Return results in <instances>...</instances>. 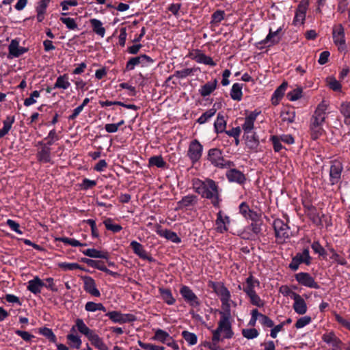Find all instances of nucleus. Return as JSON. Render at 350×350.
<instances>
[{
	"mask_svg": "<svg viewBox=\"0 0 350 350\" xmlns=\"http://www.w3.org/2000/svg\"><path fill=\"white\" fill-rule=\"evenodd\" d=\"M326 106L322 103L319 104L310 120L309 133L312 140L318 139L325 133L323 124L326 118Z\"/></svg>",
	"mask_w": 350,
	"mask_h": 350,
	"instance_id": "obj_3",
	"label": "nucleus"
},
{
	"mask_svg": "<svg viewBox=\"0 0 350 350\" xmlns=\"http://www.w3.org/2000/svg\"><path fill=\"white\" fill-rule=\"evenodd\" d=\"M70 85V82L68 81V76L67 74H64L63 75H59L54 84L53 88H62L63 90L68 89Z\"/></svg>",
	"mask_w": 350,
	"mask_h": 350,
	"instance_id": "obj_39",
	"label": "nucleus"
},
{
	"mask_svg": "<svg viewBox=\"0 0 350 350\" xmlns=\"http://www.w3.org/2000/svg\"><path fill=\"white\" fill-rule=\"evenodd\" d=\"M295 278L301 286L314 289H319L320 288L318 282L315 281L314 278L309 273L299 272L295 275Z\"/></svg>",
	"mask_w": 350,
	"mask_h": 350,
	"instance_id": "obj_14",
	"label": "nucleus"
},
{
	"mask_svg": "<svg viewBox=\"0 0 350 350\" xmlns=\"http://www.w3.org/2000/svg\"><path fill=\"white\" fill-rule=\"evenodd\" d=\"M293 310L298 314H304L308 310L305 300L299 294L294 295Z\"/></svg>",
	"mask_w": 350,
	"mask_h": 350,
	"instance_id": "obj_23",
	"label": "nucleus"
},
{
	"mask_svg": "<svg viewBox=\"0 0 350 350\" xmlns=\"http://www.w3.org/2000/svg\"><path fill=\"white\" fill-rule=\"evenodd\" d=\"M79 332L84 334L87 338L92 335L94 331L90 329L83 322V319H77L75 321Z\"/></svg>",
	"mask_w": 350,
	"mask_h": 350,
	"instance_id": "obj_42",
	"label": "nucleus"
},
{
	"mask_svg": "<svg viewBox=\"0 0 350 350\" xmlns=\"http://www.w3.org/2000/svg\"><path fill=\"white\" fill-rule=\"evenodd\" d=\"M67 339L70 341V345L77 349H80L81 345V340L78 336L70 334L67 335Z\"/></svg>",
	"mask_w": 350,
	"mask_h": 350,
	"instance_id": "obj_61",
	"label": "nucleus"
},
{
	"mask_svg": "<svg viewBox=\"0 0 350 350\" xmlns=\"http://www.w3.org/2000/svg\"><path fill=\"white\" fill-rule=\"evenodd\" d=\"M241 333L244 338L249 340L256 338L259 335L258 331L255 328L243 329Z\"/></svg>",
	"mask_w": 350,
	"mask_h": 350,
	"instance_id": "obj_58",
	"label": "nucleus"
},
{
	"mask_svg": "<svg viewBox=\"0 0 350 350\" xmlns=\"http://www.w3.org/2000/svg\"><path fill=\"white\" fill-rule=\"evenodd\" d=\"M230 223V217L227 215L223 217L222 211H219L217 214V219L215 224L217 226L216 230L219 233H224L228 231L226 224Z\"/></svg>",
	"mask_w": 350,
	"mask_h": 350,
	"instance_id": "obj_24",
	"label": "nucleus"
},
{
	"mask_svg": "<svg viewBox=\"0 0 350 350\" xmlns=\"http://www.w3.org/2000/svg\"><path fill=\"white\" fill-rule=\"evenodd\" d=\"M192 187L194 191L202 198L211 200L214 208H219L222 202V189L219 187L218 183L211 178L202 180L200 178L192 180Z\"/></svg>",
	"mask_w": 350,
	"mask_h": 350,
	"instance_id": "obj_1",
	"label": "nucleus"
},
{
	"mask_svg": "<svg viewBox=\"0 0 350 350\" xmlns=\"http://www.w3.org/2000/svg\"><path fill=\"white\" fill-rule=\"evenodd\" d=\"M198 196L194 194H189L187 196H183L180 200L177 202L176 211L189 209L190 207L196 206L198 203Z\"/></svg>",
	"mask_w": 350,
	"mask_h": 350,
	"instance_id": "obj_18",
	"label": "nucleus"
},
{
	"mask_svg": "<svg viewBox=\"0 0 350 350\" xmlns=\"http://www.w3.org/2000/svg\"><path fill=\"white\" fill-rule=\"evenodd\" d=\"M308 218L317 226L322 228V221L321 220V215L317 212L316 207H310V213H306Z\"/></svg>",
	"mask_w": 350,
	"mask_h": 350,
	"instance_id": "obj_41",
	"label": "nucleus"
},
{
	"mask_svg": "<svg viewBox=\"0 0 350 350\" xmlns=\"http://www.w3.org/2000/svg\"><path fill=\"white\" fill-rule=\"evenodd\" d=\"M288 87V83L284 81L279 87L276 88L271 96V103L273 105L279 104L280 100L283 98L285 91Z\"/></svg>",
	"mask_w": 350,
	"mask_h": 350,
	"instance_id": "obj_27",
	"label": "nucleus"
},
{
	"mask_svg": "<svg viewBox=\"0 0 350 350\" xmlns=\"http://www.w3.org/2000/svg\"><path fill=\"white\" fill-rule=\"evenodd\" d=\"M103 224L107 230H110L113 233L119 232L122 229V227L120 224H113L111 218H107L104 220Z\"/></svg>",
	"mask_w": 350,
	"mask_h": 350,
	"instance_id": "obj_52",
	"label": "nucleus"
},
{
	"mask_svg": "<svg viewBox=\"0 0 350 350\" xmlns=\"http://www.w3.org/2000/svg\"><path fill=\"white\" fill-rule=\"evenodd\" d=\"M81 252L90 258L107 259L109 252L105 251H100L94 248H89L82 250Z\"/></svg>",
	"mask_w": 350,
	"mask_h": 350,
	"instance_id": "obj_30",
	"label": "nucleus"
},
{
	"mask_svg": "<svg viewBox=\"0 0 350 350\" xmlns=\"http://www.w3.org/2000/svg\"><path fill=\"white\" fill-rule=\"evenodd\" d=\"M90 23L92 25L93 31L102 38L104 37L105 29L103 27L102 22L98 19L92 18L90 20Z\"/></svg>",
	"mask_w": 350,
	"mask_h": 350,
	"instance_id": "obj_38",
	"label": "nucleus"
},
{
	"mask_svg": "<svg viewBox=\"0 0 350 350\" xmlns=\"http://www.w3.org/2000/svg\"><path fill=\"white\" fill-rule=\"evenodd\" d=\"M14 122V116H8L3 121V126L0 129V139L3 137L10 130L12 123Z\"/></svg>",
	"mask_w": 350,
	"mask_h": 350,
	"instance_id": "obj_50",
	"label": "nucleus"
},
{
	"mask_svg": "<svg viewBox=\"0 0 350 350\" xmlns=\"http://www.w3.org/2000/svg\"><path fill=\"white\" fill-rule=\"evenodd\" d=\"M326 247L327 248V250L332 254V256H330V258L332 260H333L340 265H347L348 263L347 260L344 257L339 255L331 245L327 243Z\"/></svg>",
	"mask_w": 350,
	"mask_h": 350,
	"instance_id": "obj_35",
	"label": "nucleus"
},
{
	"mask_svg": "<svg viewBox=\"0 0 350 350\" xmlns=\"http://www.w3.org/2000/svg\"><path fill=\"white\" fill-rule=\"evenodd\" d=\"M302 96V88H297L289 92L286 96L287 98L291 101H295L300 98Z\"/></svg>",
	"mask_w": 350,
	"mask_h": 350,
	"instance_id": "obj_60",
	"label": "nucleus"
},
{
	"mask_svg": "<svg viewBox=\"0 0 350 350\" xmlns=\"http://www.w3.org/2000/svg\"><path fill=\"white\" fill-rule=\"evenodd\" d=\"M199 70V68H185L175 71L174 76L178 79H185L188 76L193 75V74Z\"/></svg>",
	"mask_w": 350,
	"mask_h": 350,
	"instance_id": "obj_46",
	"label": "nucleus"
},
{
	"mask_svg": "<svg viewBox=\"0 0 350 350\" xmlns=\"http://www.w3.org/2000/svg\"><path fill=\"white\" fill-rule=\"evenodd\" d=\"M340 112L345 118V124H350V102H345L341 104Z\"/></svg>",
	"mask_w": 350,
	"mask_h": 350,
	"instance_id": "obj_56",
	"label": "nucleus"
},
{
	"mask_svg": "<svg viewBox=\"0 0 350 350\" xmlns=\"http://www.w3.org/2000/svg\"><path fill=\"white\" fill-rule=\"evenodd\" d=\"M247 146L249 148L256 150L259 146V138L256 132L250 134H245Z\"/></svg>",
	"mask_w": 350,
	"mask_h": 350,
	"instance_id": "obj_34",
	"label": "nucleus"
},
{
	"mask_svg": "<svg viewBox=\"0 0 350 350\" xmlns=\"http://www.w3.org/2000/svg\"><path fill=\"white\" fill-rule=\"evenodd\" d=\"M321 339L325 343L332 347V350H341L343 345L342 341L333 330L327 331L323 334Z\"/></svg>",
	"mask_w": 350,
	"mask_h": 350,
	"instance_id": "obj_13",
	"label": "nucleus"
},
{
	"mask_svg": "<svg viewBox=\"0 0 350 350\" xmlns=\"http://www.w3.org/2000/svg\"><path fill=\"white\" fill-rule=\"evenodd\" d=\"M273 230L277 239L285 241L291 237L290 227L282 219L277 218L273 221Z\"/></svg>",
	"mask_w": 350,
	"mask_h": 350,
	"instance_id": "obj_8",
	"label": "nucleus"
},
{
	"mask_svg": "<svg viewBox=\"0 0 350 350\" xmlns=\"http://www.w3.org/2000/svg\"><path fill=\"white\" fill-rule=\"evenodd\" d=\"M308 6H309L308 0L301 1L299 3V5L295 10V17H294V19L293 21V24L294 25L297 26L299 25L304 24L305 19H306V12L308 9Z\"/></svg>",
	"mask_w": 350,
	"mask_h": 350,
	"instance_id": "obj_15",
	"label": "nucleus"
},
{
	"mask_svg": "<svg viewBox=\"0 0 350 350\" xmlns=\"http://www.w3.org/2000/svg\"><path fill=\"white\" fill-rule=\"evenodd\" d=\"M217 80L215 79L211 81H208L203 85H201L198 92L200 96L203 98L210 96L217 88Z\"/></svg>",
	"mask_w": 350,
	"mask_h": 350,
	"instance_id": "obj_25",
	"label": "nucleus"
},
{
	"mask_svg": "<svg viewBox=\"0 0 350 350\" xmlns=\"http://www.w3.org/2000/svg\"><path fill=\"white\" fill-rule=\"evenodd\" d=\"M39 333L46 337L49 342H56L57 338L56 336L53 332L52 329L48 327H41L39 329Z\"/></svg>",
	"mask_w": 350,
	"mask_h": 350,
	"instance_id": "obj_53",
	"label": "nucleus"
},
{
	"mask_svg": "<svg viewBox=\"0 0 350 350\" xmlns=\"http://www.w3.org/2000/svg\"><path fill=\"white\" fill-rule=\"evenodd\" d=\"M44 282L38 277H35L28 282L27 289L32 293L36 295L41 292V288L44 287Z\"/></svg>",
	"mask_w": 350,
	"mask_h": 350,
	"instance_id": "obj_29",
	"label": "nucleus"
},
{
	"mask_svg": "<svg viewBox=\"0 0 350 350\" xmlns=\"http://www.w3.org/2000/svg\"><path fill=\"white\" fill-rule=\"evenodd\" d=\"M311 248L314 252L319 255V257H322L323 259L326 258L327 255L326 250L321 245L319 241H314L311 244Z\"/></svg>",
	"mask_w": 350,
	"mask_h": 350,
	"instance_id": "obj_47",
	"label": "nucleus"
},
{
	"mask_svg": "<svg viewBox=\"0 0 350 350\" xmlns=\"http://www.w3.org/2000/svg\"><path fill=\"white\" fill-rule=\"evenodd\" d=\"M38 159L42 163L51 162V148L48 146H43L38 152Z\"/></svg>",
	"mask_w": 350,
	"mask_h": 350,
	"instance_id": "obj_40",
	"label": "nucleus"
},
{
	"mask_svg": "<svg viewBox=\"0 0 350 350\" xmlns=\"http://www.w3.org/2000/svg\"><path fill=\"white\" fill-rule=\"evenodd\" d=\"M216 113V109L214 108L210 109L203 113L197 120V122L200 124L206 123L211 118H212Z\"/></svg>",
	"mask_w": 350,
	"mask_h": 350,
	"instance_id": "obj_55",
	"label": "nucleus"
},
{
	"mask_svg": "<svg viewBox=\"0 0 350 350\" xmlns=\"http://www.w3.org/2000/svg\"><path fill=\"white\" fill-rule=\"evenodd\" d=\"M226 122L224 117L221 113H218L216 120L214 123V129L217 133H222L225 131Z\"/></svg>",
	"mask_w": 350,
	"mask_h": 350,
	"instance_id": "obj_45",
	"label": "nucleus"
},
{
	"mask_svg": "<svg viewBox=\"0 0 350 350\" xmlns=\"http://www.w3.org/2000/svg\"><path fill=\"white\" fill-rule=\"evenodd\" d=\"M209 286L213 288L214 292L217 293L218 296H219L222 305L225 306L228 310V313H224V314L228 315L229 314L230 315L229 304L230 299V293L229 290L222 283L211 282ZM220 313L221 315L223 314V312H221Z\"/></svg>",
	"mask_w": 350,
	"mask_h": 350,
	"instance_id": "obj_6",
	"label": "nucleus"
},
{
	"mask_svg": "<svg viewBox=\"0 0 350 350\" xmlns=\"http://www.w3.org/2000/svg\"><path fill=\"white\" fill-rule=\"evenodd\" d=\"M212 338L211 342H205L204 346L210 350H223L219 346V342L224 339H230L234 336L230 314H222L218 322L217 327L211 331Z\"/></svg>",
	"mask_w": 350,
	"mask_h": 350,
	"instance_id": "obj_2",
	"label": "nucleus"
},
{
	"mask_svg": "<svg viewBox=\"0 0 350 350\" xmlns=\"http://www.w3.org/2000/svg\"><path fill=\"white\" fill-rule=\"evenodd\" d=\"M281 117L283 122L293 123L295 120V111L294 109L283 111L281 114Z\"/></svg>",
	"mask_w": 350,
	"mask_h": 350,
	"instance_id": "obj_57",
	"label": "nucleus"
},
{
	"mask_svg": "<svg viewBox=\"0 0 350 350\" xmlns=\"http://www.w3.org/2000/svg\"><path fill=\"white\" fill-rule=\"evenodd\" d=\"M157 234H159L161 237H164L167 240L171 241L174 243H180L181 242V239L177 235V234L168 229H161L157 230Z\"/></svg>",
	"mask_w": 350,
	"mask_h": 350,
	"instance_id": "obj_28",
	"label": "nucleus"
},
{
	"mask_svg": "<svg viewBox=\"0 0 350 350\" xmlns=\"http://www.w3.org/2000/svg\"><path fill=\"white\" fill-rule=\"evenodd\" d=\"M226 176L230 183H236L239 185H243L246 180L245 174L236 168H229Z\"/></svg>",
	"mask_w": 350,
	"mask_h": 350,
	"instance_id": "obj_19",
	"label": "nucleus"
},
{
	"mask_svg": "<svg viewBox=\"0 0 350 350\" xmlns=\"http://www.w3.org/2000/svg\"><path fill=\"white\" fill-rule=\"evenodd\" d=\"M81 280L83 282V289L87 293L95 297H100V292L98 289L94 278L88 275H83L81 276Z\"/></svg>",
	"mask_w": 350,
	"mask_h": 350,
	"instance_id": "obj_16",
	"label": "nucleus"
},
{
	"mask_svg": "<svg viewBox=\"0 0 350 350\" xmlns=\"http://www.w3.org/2000/svg\"><path fill=\"white\" fill-rule=\"evenodd\" d=\"M312 319L309 316H304L297 319L295 324L297 329H301L310 323Z\"/></svg>",
	"mask_w": 350,
	"mask_h": 350,
	"instance_id": "obj_64",
	"label": "nucleus"
},
{
	"mask_svg": "<svg viewBox=\"0 0 350 350\" xmlns=\"http://www.w3.org/2000/svg\"><path fill=\"white\" fill-rule=\"evenodd\" d=\"M282 30V27H280L276 31H273L272 29H269V33L266 36V38L262 40L260 44H269V46H273L277 44L280 42L281 40V37L280 34Z\"/></svg>",
	"mask_w": 350,
	"mask_h": 350,
	"instance_id": "obj_20",
	"label": "nucleus"
},
{
	"mask_svg": "<svg viewBox=\"0 0 350 350\" xmlns=\"http://www.w3.org/2000/svg\"><path fill=\"white\" fill-rule=\"evenodd\" d=\"M59 267L64 271H72L75 269H80L85 271H88L85 268L82 267L80 265L76 262H60L59 263Z\"/></svg>",
	"mask_w": 350,
	"mask_h": 350,
	"instance_id": "obj_51",
	"label": "nucleus"
},
{
	"mask_svg": "<svg viewBox=\"0 0 350 350\" xmlns=\"http://www.w3.org/2000/svg\"><path fill=\"white\" fill-rule=\"evenodd\" d=\"M168 339H171L170 335L161 329H157L152 337V340L159 341L163 344H165Z\"/></svg>",
	"mask_w": 350,
	"mask_h": 350,
	"instance_id": "obj_43",
	"label": "nucleus"
},
{
	"mask_svg": "<svg viewBox=\"0 0 350 350\" xmlns=\"http://www.w3.org/2000/svg\"><path fill=\"white\" fill-rule=\"evenodd\" d=\"M180 294L191 307L196 308L200 306L201 302L198 296L193 293L191 288L186 285L181 286Z\"/></svg>",
	"mask_w": 350,
	"mask_h": 350,
	"instance_id": "obj_11",
	"label": "nucleus"
},
{
	"mask_svg": "<svg viewBox=\"0 0 350 350\" xmlns=\"http://www.w3.org/2000/svg\"><path fill=\"white\" fill-rule=\"evenodd\" d=\"M130 247L133 253L138 256L142 260H146L149 262L153 261L152 257L148 256L147 252L144 250V246L136 241H132L130 243Z\"/></svg>",
	"mask_w": 350,
	"mask_h": 350,
	"instance_id": "obj_22",
	"label": "nucleus"
},
{
	"mask_svg": "<svg viewBox=\"0 0 350 350\" xmlns=\"http://www.w3.org/2000/svg\"><path fill=\"white\" fill-rule=\"evenodd\" d=\"M224 15L225 12L224 10H216L211 16V23L214 24L219 23L224 18Z\"/></svg>",
	"mask_w": 350,
	"mask_h": 350,
	"instance_id": "obj_63",
	"label": "nucleus"
},
{
	"mask_svg": "<svg viewBox=\"0 0 350 350\" xmlns=\"http://www.w3.org/2000/svg\"><path fill=\"white\" fill-rule=\"evenodd\" d=\"M247 297L249 298L250 302L252 305L258 308H262L265 306V301L262 299L256 293L250 295Z\"/></svg>",
	"mask_w": 350,
	"mask_h": 350,
	"instance_id": "obj_54",
	"label": "nucleus"
},
{
	"mask_svg": "<svg viewBox=\"0 0 350 350\" xmlns=\"http://www.w3.org/2000/svg\"><path fill=\"white\" fill-rule=\"evenodd\" d=\"M154 60L150 56L146 54H142L139 56L132 57L126 64L124 71L134 70L136 66L141 64L142 66H148L152 64Z\"/></svg>",
	"mask_w": 350,
	"mask_h": 350,
	"instance_id": "obj_10",
	"label": "nucleus"
},
{
	"mask_svg": "<svg viewBox=\"0 0 350 350\" xmlns=\"http://www.w3.org/2000/svg\"><path fill=\"white\" fill-rule=\"evenodd\" d=\"M90 267L97 269L100 271L105 272V273L115 278H119L120 274L118 272L113 271L109 269L105 265V262L99 260H92Z\"/></svg>",
	"mask_w": 350,
	"mask_h": 350,
	"instance_id": "obj_26",
	"label": "nucleus"
},
{
	"mask_svg": "<svg viewBox=\"0 0 350 350\" xmlns=\"http://www.w3.org/2000/svg\"><path fill=\"white\" fill-rule=\"evenodd\" d=\"M243 84L235 83L232 85L230 90V97L234 100L240 101L243 97Z\"/></svg>",
	"mask_w": 350,
	"mask_h": 350,
	"instance_id": "obj_37",
	"label": "nucleus"
},
{
	"mask_svg": "<svg viewBox=\"0 0 350 350\" xmlns=\"http://www.w3.org/2000/svg\"><path fill=\"white\" fill-rule=\"evenodd\" d=\"M203 146L198 139L191 140L189 144L187 156L189 159L192 165H195L202 158L203 154Z\"/></svg>",
	"mask_w": 350,
	"mask_h": 350,
	"instance_id": "obj_7",
	"label": "nucleus"
},
{
	"mask_svg": "<svg viewBox=\"0 0 350 350\" xmlns=\"http://www.w3.org/2000/svg\"><path fill=\"white\" fill-rule=\"evenodd\" d=\"M252 275H250L249 277H247L245 280V284L243 285L242 290L243 292L246 294L247 296H249L250 295H252L254 293H256L255 291V287L254 286V284L252 283ZM239 288L241 289V286H239Z\"/></svg>",
	"mask_w": 350,
	"mask_h": 350,
	"instance_id": "obj_44",
	"label": "nucleus"
},
{
	"mask_svg": "<svg viewBox=\"0 0 350 350\" xmlns=\"http://www.w3.org/2000/svg\"><path fill=\"white\" fill-rule=\"evenodd\" d=\"M260 113V111L255 109L245 116V122L241 126L244 134H250L252 133V130L254 128V122Z\"/></svg>",
	"mask_w": 350,
	"mask_h": 350,
	"instance_id": "obj_17",
	"label": "nucleus"
},
{
	"mask_svg": "<svg viewBox=\"0 0 350 350\" xmlns=\"http://www.w3.org/2000/svg\"><path fill=\"white\" fill-rule=\"evenodd\" d=\"M181 336L190 346L195 345L198 342V336L195 333L184 330L182 332Z\"/></svg>",
	"mask_w": 350,
	"mask_h": 350,
	"instance_id": "obj_49",
	"label": "nucleus"
},
{
	"mask_svg": "<svg viewBox=\"0 0 350 350\" xmlns=\"http://www.w3.org/2000/svg\"><path fill=\"white\" fill-rule=\"evenodd\" d=\"M332 38L335 44L340 46L345 45V29L341 24L335 25L333 27Z\"/></svg>",
	"mask_w": 350,
	"mask_h": 350,
	"instance_id": "obj_21",
	"label": "nucleus"
},
{
	"mask_svg": "<svg viewBox=\"0 0 350 350\" xmlns=\"http://www.w3.org/2000/svg\"><path fill=\"white\" fill-rule=\"evenodd\" d=\"M159 293L163 301L169 306L174 305L176 302L175 298L173 297L172 291L170 288H159Z\"/></svg>",
	"mask_w": 350,
	"mask_h": 350,
	"instance_id": "obj_33",
	"label": "nucleus"
},
{
	"mask_svg": "<svg viewBox=\"0 0 350 350\" xmlns=\"http://www.w3.org/2000/svg\"><path fill=\"white\" fill-rule=\"evenodd\" d=\"M59 21L64 23L68 29L75 30L77 29V24L72 18L61 17Z\"/></svg>",
	"mask_w": 350,
	"mask_h": 350,
	"instance_id": "obj_59",
	"label": "nucleus"
},
{
	"mask_svg": "<svg viewBox=\"0 0 350 350\" xmlns=\"http://www.w3.org/2000/svg\"><path fill=\"white\" fill-rule=\"evenodd\" d=\"M97 184L96 180H90L87 178L83 179L82 183L80 184L81 189L83 191L88 190L90 189H92Z\"/></svg>",
	"mask_w": 350,
	"mask_h": 350,
	"instance_id": "obj_62",
	"label": "nucleus"
},
{
	"mask_svg": "<svg viewBox=\"0 0 350 350\" xmlns=\"http://www.w3.org/2000/svg\"><path fill=\"white\" fill-rule=\"evenodd\" d=\"M343 171V165L338 160L331 161L329 169V182L331 185L338 184L341 180V174Z\"/></svg>",
	"mask_w": 350,
	"mask_h": 350,
	"instance_id": "obj_12",
	"label": "nucleus"
},
{
	"mask_svg": "<svg viewBox=\"0 0 350 350\" xmlns=\"http://www.w3.org/2000/svg\"><path fill=\"white\" fill-rule=\"evenodd\" d=\"M88 339L91 344L99 350H108V347L103 342V339L94 332Z\"/></svg>",
	"mask_w": 350,
	"mask_h": 350,
	"instance_id": "obj_32",
	"label": "nucleus"
},
{
	"mask_svg": "<svg viewBox=\"0 0 350 350\" xmlns=\"http://www.w3.org/2000/svg\"><path fill=\"white\" fill-rule=\"evenodd\" d=\"M312 258L310 254L309 247H306L302 250L301 252H297L295 256L292 258L291 262L288 265V268L293 271L298 270L299 265L304 264L307 266L311 265Z\"/></svg>",
	"mask_w": 350,
	"mask_h": 350,
	"instance_id": "obj_5",
	"label": "nucleus"
},
{
	"mask_svg": "<svg viewBox=\"0 0 350 350\" xmlns=\"http://www.w3.org/2000/svg\"><path fill=\"white\" fill-rule=\"evenodd\" d=\"M205 160L212 165L219 169H228L234 167L233 161L224 157L223 151L218 148H212L207 152Z\"/></svg>",
	"mask_w": 350,
	"mask_h": 350,
	"instance_id": "obj_4",
	"label": "nucleus"
},
{
	"mask_svg": "<svg viewBox=\"0 0 350 350\" xmlns=\"http://www.w3.org/2000/svg\"><path fill=\"white\" fill-rule=\"evenodd\" d=\"M105 312V316L107 317L114 323L124 324L136 321V317L133 314H124L117 310Z\"/></svg>",
	"mask_w": 350,
	"mask_h": 350,
	"instance_id": "obj_9",
	"label": "nucleus"
},
{
	"mask_svg": "<svg viewBox=\"0 0 350 350\" xmlns=\"http://www.w3.org/2000/svg\"><path fill=\"white\" fill-rule=\"evenodd\" d=\"M148 166V167L156 166L159 168L165 169L167 168L168 165L161 155H156L149 158Z\"/></svg>",
	"mask_w": 350,
	"mask_h": 350,
	"instance_id": "obj_31",
	"label": "nucleus"
},
{
	"mask_svg": "<svg viewBox=\"0 0 350 350\" xmlns=\"http://www.w3.org/2000/svg\"><path fill=\"white\" fill-rule=\"evenodd\" d=\"M19 42L16 40H12L9 45L8 58L18 57L22 54V48H19Z\"/></svg>",
	"mask_w": 350,
	"mask_h": 350,
	"instance_id": "obj_36",
	"label": "nucleus"
},
{
	"mask_svg": "<svg viewBox=\"0 0 350 350\" xmlns=\"http://www.w3.org/2000/svg\"><path fill=\"white\" fill-rule=\"evenodd\" d=\"M85 310L87 312H96L97 310L107 312L106 308L102 303H95L93 301H88L85 305Z\"/></svg>",
	"mask_w": 350,
	"mask_h": 350,
	"instance_id": "obj_48",
	"label": "nucleus"
}]
</instances>
